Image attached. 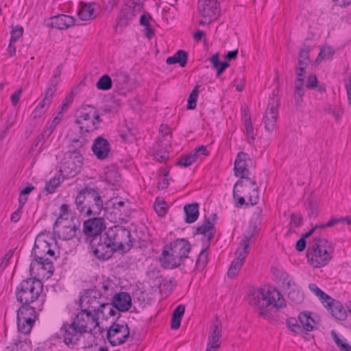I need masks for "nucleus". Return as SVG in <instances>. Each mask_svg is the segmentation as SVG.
<instances>
[{
	"instance_id": "obj_1",
	"label": "nucleus",
	"mask_w": 351,
	"mask_h": 351,
	"mask_svg": "<svg viewBox=\"0 0 351 351\" xmlns=\"http://www.w3.org/2000/svg\"><path fill=\"white\" fill-rule=\"evenodd\" d=\"M99 250L97 259L106 261L115 252H128L132 247L133 239L131 230L120 225H115L104 232V239Z\"/></svg>"
},
{
	"instance_id": "obj_2",
	"label": "nucleus",
	"mask_w": 351,
	"mask_h": 351,
	"mask_svg": "<svg viewBox=\"0 0 351 351\" xmlns=\"http://www.w3.org/2000/svg\"><path fill=\"white\" fill-rule=\"evenodd\" d=\"M262 221V209L257 208L254 212L249 223V227L244 234L243 239L240 242V245L236 250L237 258L231 263L228 276L230 278H234L241 269L245 258L249 253L250 244L258 235V226Z\"/></svg>"
},
{
	"instance_id": "obj_3",
	"label": "nucleus",
	"mask_w": 351,
	"mask_h": 351,
	"mask_svg": "<svg viewBox=\"0 0 351 351\" xmlns=\"http://www.w3.org/2000/svg\"><path fill=\"white\" fill-rule=\"evenodd\" d=\"M77 209L86 216L98 215L104 208V202L99 189L86 186L75 197Z\"/></svg>"
},
{
	"instance_id": "obj_4",
	"label": "nucleus",
	"mask_w": 351,
	"mask_h": 351,
	"mask_svg": "<svg viewBox=\"0 0 351 351\" xmlns=\"http://www.w3.org/2000/svg\"><path fill=\"white\" fill-rule=\"evenodd\" d=\"M106 221L103 217H93L85 220L81 232L84 235V241L90 243L91 251L95 258H97L104 239L106 230Z\"/></svg>"
},
{
	"instance_id": "obj_5",
	"label": "nucleus",
	"mask_w": 351,
	"mask_h": 351,
	"mask_svg": "<svg viewBox=\"0 0 351 351\" xmlns=\"http://www.w3.org/2000/svg\"><path fill=\"white\" fill-rule=\"evenodd\" d=\"M333 249L328 241L315 238L309 243L306 257L309 264L315 268L326 265L332 258Z\"/></svg>"
},
{
	"instance_id": "obj_6",
	"label": "nucleus",
	"mask_w": 351,
	"mask_h": 351,
	"mask_svg": "<svg viewBox=\"0 0 351 351\" xmlns=\"http://www.w3.org/2000/svg\"><path fill=\"white\" fill-rule=\"evenodd\" d=\"M250 304L258 306L259 315L265 319L270 317L269 306H272L276 308H282L286 306L285 300L282 295L276 289L268 290L265 293L264 289H261L258 295L253 296L250 300Z\"/></svg>"
},
{
	"instance_id": "obj_7",
	"label": "nucleus",
	"mask_w": 351,
	"mask_h": 351,
	"mask_svg": "<svg viewBox=\"0 0 351 351\" xmlns=\"http://www.w3.org/2000/svg\"><path fill=\"white\" fill-rule=\"evenodd\" d=\"M80 311L73 319L72 323L84 333L89 332L98 325V317L93 311L90 299H87L82 294L79 299Z\"/></svg>"
},
{
	"instance_id": "obj_8",
	"label": "nucleus",
	"mask_w": 351,
	"mask_h": 351,
	"mask_svg": "<svg viewBox=\"0 0 351 351\" xmlns=\"http://www.w3.org/2000/svg\"><path fill=\"white\" fill-rule=\"evenodd\" d=\"M43 288V282L39 279L28 278L23 280L16 288V299L21 304H31L38 299Z\"/></svg>"
},
{
	"instance_id": "obj_9",
	"label": "nucleus",
	"mask_w": 351,
	"mask_h": 351,
	"mask_svg": "<svg viewBox=\"0 0 351 351\" xmlns=\"http://www.w3.org/2000/svg\"><path fill=\"white\" fill-rule=\"evenodd\" d=\"M101 121L98 112L93 106H82L77 111L75 123L80 126L81 134L89 133L98 129Z\"/></svg>"
},
{
	"instance_id": "obj_10",
	"label": "nucleus",
	"mask_w": 351,
	"mask_h": 351,
	"mask_svg": "<svg viewBox=\"0 0 351 351\" xmlns=\"http://www.w3.org/2000/svg\"><path fill=\"white\" fill-rule=\"evenodd\" d=\"M117 286L112 280H106L101 282L97 289H85L82 295L87 299L99 300V302H112L117 294Z\"/></svg>"
},
{
	"instance_id": "obj_11",
	"label": "nucleus",
	"mask_w": 351,
	"mask_h": 351,
	"mask_svg": "<svg viewBox=\"0 0 351 351\" xmlns=\"http://www.w3.org/2000/svg\"><path fill=\"white\" fill-rule=\"evenodd\" d=\"M130 336V328L125 323L119 324L114 321L106 331V339L113 346L124 343Z\"/></svg>"
},
{
	"instance_id": "obj_12",
	"label": "nucleus",
	"mask_w": 351,
	"mask_h": 351,
	"mask_svg": "<svg viewBox=\"0 0 351 351\" xmlns=\"http://www.w3.org/2000/svg\"><path fill=\"white\" fill-rule=\"evenodd\" d=\"M280 105V99L273 91L272 97H269L267 108L264 116L265 128L268 132H271L274 130L276 119L278 115V107Z\"/></svg>"
},
{
	"instance_id": "obj_13",
	"label": "nucleus",
	"mask_w": 351,
	"mask_h": 351,
	"mask_svg": "<svg viewBox=\"0 0 351 351\" xmlns=\"http://www.w3.org/2000/svg\"><path fill=\"white\" fill-rule=\"evenodd\" d=\"M143 9L142 3L128 1L126 6L122 8L117 17V25L126 27Z\"/></svg>"
},
{
	"instance_id": "obj_14",
	"label": "nucleus",
	"mask_w": 351,
	"mask_h": 351,
	"mask_svg": "<svg viewBox=\"0 0 351 351\" xmlns=\"http://www.w3.org/2000/svg\"><path fill=\"white\" fill-rule=\"evenodd\" d=\"M82 155L83 153H80L79 152L69 153V151H66L64 154V157L67 160L64 163L60 172L65 173L66 177L75 176L82 165Z\"/></svg>"
},
{
	"instance_id": "obj_15",
	"label": "nucleus",
	"mask_w": 351,
	"mask_h": 351,
	"mask_svg": "<svg viewBox=\"0 0 351 351\" xmlns=\"http://www.w3.org/2000/svg\"><path fill=\"white\" fill-rule=\"evenodd\" d=\"M197 9L202 17L208 19V23L216 20L220 14V5L217 0H199Z\"/></svg>"
},
{
	"instance_id": "obj_16",
	"label": "nucleus",
	"mask_w": 351,
	"mask_h": 351,
	"mask_svg": "<svg viewBox=\"0 0 351 351\" xmlns=\"http://www.w3.org/2000/svg\"><path fill=\"white\" fill-rule=\"evenodd\" d=\"M60 330L63 332L62 339L64 343L71 348H74L77 346L80 339L84 334L83 332L80 331L72 322L71 324L64 323Z\"/></svg>"
},
{
	"instance_id": "obj_17",
	"label": "nucleus",
	"mask_w": 351,
	"mask_h": 351,
	"mask_svg": "<svg viewBox=\"0 0 351 351\" xmlns=\"http://www.w3.org/2000/svg\"><path fill=\"white\" fill-rule=\"evenodd\" d=\"M47 254L54 256L55 252L51 249V243L45 238V235L38 234L35 239L32 256L41 260L42 256H45Z\"/></svg>"
},
{
	"instance_id": "obj_18",
	"label": "nucleus",
	"mask_w": 351,
	"mask_h": 351,
	"mask_svg": "<svg viewBox=\"0 0 351 351\" xmlns=\"http://www.w3.org/2000/svg\"><path fill=\"white\" fill-rule=\"evenodd\" d=\"M92 303L93 311L95 312L97 316L101 315L102 318L108 319L110 317L115 316L118 314V316L115 321L121 316L120 312L115 309L113 302H99L91 299L90 304Z\"/></svg>"
},
{
	"instance_id": "obj_19",
	"label": "nucleus",
	"mask_w": 351,
	"mask_h": 351,
	"mask_svg": "<svg viewBox=\"0 0 351 351\" xmlns=\"http://www.w3.org/2000/svg\"><path fill=\"white\" fill-rule=\"evenodd\" d=\"M165 246L166 249L172 252L183 263L191 250V245L186 239H177Z\"/></svg>"
},
{
	"instance_id": "obj_20",
	"label": "nucleus",
	"mask_w": 351,
	"mask_h": 351,
	"mask_svg": "<svg viewBox=\"0 0 351 351\" xmlns=\"http://www.w3.org/2000/svg\"><path fill=\"white\" fill-rule=\"evenodd\" d=\"M91 150L98 160H104L108 158L111 146L107 139L99 136L93 141Z\"/></svg>"
},
{
	"instance_id": "obj_21",
	"label": "nucleus",
	"mask_w": 351,
	"mask_h": 351,
	"mask_svg": "<svg viewBox=\"0 0 351 351\" xmlns=\"http://www.w3.org/2000/svg\"><path fill=\"white\" fill-rule=\"evenodd\" d=\"M282 278H283V286L289 289L287 292L288 298L295 304L302 302L304 299V294L299 290L295 282L287 274H282Z\"/></svg>"
},
{
	"instance_id": "obj_22",
	"label": "nucleus",
	"mask_w": 351,
	"mask_h": 351,
	"mask_svg": "<svg viewBox=\"0 0 351 351\" xmlns=\"http://www.w3.org/2000/svg\"><path fill=\"white\" fill-rule=\"evenodd\" d=\"M215 231L214 223L210 221L209 217H205L202 223L196 228L194 234H202L204 236L202 241L210 244L215 237Z\"/></svg>"
},
{
	"instance_id": "obj_23",
	"label": "nucleus",
	"mask_w": 351,
	"mask_h": 351,
	"mask_svg": "<svg viewBox=\"0 0 351 351\" xmlns=\"http://www.w3.org/2000/svg\"><path fill=\"white\" fill-rule=\"evenodd\" d=\"M159 261L161 266L165 269H175L184 263L172 252L166 249L165 245L163 247Z\"/></svg>"
},
{
	"instance_id": "obj_24",
	"label": "nucleus",
	"mask_w": 351,
	"mask_h": 351,
	"mask_svg": "<svg viewBox=\"0 0 351 351\" xmlns=\"http://www.w3.org/2000/svg\"><path fill=\"white\" fill-rule=\"evenodd\" d=\"M112 302L119 312H127L132 306V298L128 293L124 291L117 292Z\"/></svg>"
},
{
	"instance_id": "obj_25",
	"label": "nucleus",
	"mask_w": 351,
	"mask_h": 351,
	"mask_svg": "<svg viewBox=\"0 0 351 351\" xmlns=\"http://www.w3.org/2000/svg\"><path fill=\"white\" fill-rule=\"evenodd\" d=\"M250 160L247 154L243 152H239L234 161V175L237 177L245 178V176L248 174L249 170L247 169V160Z\"/></svg>"
},
{
	"instance_id": "obj_26",
	"label": "nucleus",
	"mask_w": 351,
	"mask_h": 351,
	"mask_svg": "<svg viewBox=\"0 0 351 351\" xmlns=\"http://www.w3.org/2000/svg\"><path fill=\"white\" fill-rule=\"evenodd\" d=\"M75 19L66 14H58L51 18L50 26L58 29H67L73 26Z\"/></svg>"
},
{
	"instance_id": "obj_27",
	"label": "nucleus",
	"mask_w": 351,
	"mask_h": 351,
	"mask_svg": "<svg viewBox=\"0 0 351 351\" xmlns=\"http://www.w3.org/2000/svg\"><path fill=\"white\" fill-rule=\"evenodd\" d=\"M80 223L78 221L77 224L73 223L69 224L68 226L61 227L58 230H53L54 233L57 235L58 238L62 240H71L78 234H82L80 229Z\"/></svg>"
},
{
	"instance_id": "obj_28",
	"label": "nucleus",
	"mask_w": 351,
	"mask_h": 351,
	"mask_svg": "<svg viewBox=\"0 0 351 351\" xmlns=\"http://www.w3.org/2000/svg\"><path fill=\"white\" fill-rule=\"evenodd\" d=\"M325 303V306L330 311L332 315L337 319L343 321L347 318V313L339 301L331 298V299H329Z\"/></svg>"
},
{
	"instance_id": "obj_29",
	"label": "nucleus",
	"mask_w": 351,
	"mask_h": 351,
	"mask_svg": "<svg viewBox=\"0 0 351 351\" xmlns=\"http://www.w3.org/2000/svg\"><path fill=\"white\" fill-rule=\"evenodd\" d=\"M184 212L185 214V222L192 223L195 222L199 217V204L196 202L186 204L184 206Z\"/></svg>"
},
{
	"instance_id": "obj_30",
	"label": "nucleus",
	"mask_w": 351,
	"mask_h": 351,
	"mask_svg": "<svg viewBox=\"0 0 351 351\" xmlns=\"http://www.w3.org/2000/svg\"><path fill=\"white\" fill-rule=\"evenodd\" d=\"M16 317H30L35 322L38 318V313L36 311V308L30 304H21L17 310Z\"/></svg>"
},
{
	"instance_id": "obj_31",
	"label": "nucleus",
	"mask_w": 351,
	"mask_h": 351,
	"mask_svg": "<svg viewBox=\"0 0 351 351\" xmlns=\"http://www.w3.org/2000/svg\"><path fill=\"white\" fill-rule=\"evenodd\" d=\"M239 187H241L244 191H248L250 189V186L247 184H245L243 180H238L234 186L233 188V197L236 199L237 202V207H241L243 205L245 204V198L241 196L239 193L241 191L239 190ZM243 193V191H241Z\"/></svg>"
},
{
	"instance_id": "obj_32",
	"label": "nucleus",
	"mask_w": 351,
	"mask_h": 351,
	"mask_svg": "<svg viewBox=\"0 0 351 351\" xmlns=\"http://www.w3.org/2000/svg\"><path fill=\"white\" fill-rule=\"evenodd\" d=\"M299 322L302 327L304 331H312L314 329L313 324H315V321L312 318L311 313L310 312H301L298 315Z\"/></svg>"
},
{
	"instance_id": "obj_33",
	"label": "nucleus",
	"mask_w": 351,
	"mask_h": 351,
	"mask_svg": "<svg viewBox=\"0 0 351 351\" xmlns=\"http://www.w3.org/2000/svg\"><path fill=\"white\" fill-rule=\"evenodd\" d=\"M93 5L95 3H84L77 12V15L82 21H88L95 18V9Z\"/></svg>"
},
{
	"instance_id": "obj_34",
	"label": "nucleus",
	"mask_w": 351,
	"mask_h": 351,
	"mask_svg": "<svg viewBox=\"0 0 351 351\" xmlns=\"http://www.w3.org/2000/svg\"><path fill=\"white\" fill-rule=\"evenodd\" d=\"M188 53L184 50H178L173 56L168 57L166 63L169 65L178 63L181 67H184L187 64Z\"/></svg>"
},
{
	"instance_id": "obj_35",
	"label": "nucleus",
	"mask_w": 351,
	"mask_h": 351,
	"mask_svg": "<svg viewBox=\"0 0 351 351\" xmlns=\"http://www.w3.org/2000/svg\"><path fill=\"white\" fill-rule=\"evenodd\" d=\"M219 54L216 53L210 58L213 67L217 70V77H219L224 71L230 66V63L227 61H220L219 59Z\"/></svg>"
},
{
	"instance_id": "obj_36",
	"label": "nucleus",
	"mask_w": 351,
	"mask_h": 351,
	"mask_svg": "<svg viewBox=\"0 0 351 351\" xmlns=\"http://www.w3.org/2000/svg\"><path fill=\"white\" fill-rule=\"evenodd\" d=\"M209 247L210 244L207 243L206 245H204V247L202 249L195 263V269L197 270L202 271L207 265L208 262Z\"/></svg>"
},
{
	"instance_id": "obj_37",
	"label": "nucleus",
	"mask_w": 351,
	"mask_h": 351,
	"mask_svg": "<svg viewBox=\"0 0 351 351\" xmlns=\"http://www.w3.org/2000/svg\"><path fill=\"white\" fill-rule=\"evenodd\" d=\"M351 225V217L349 216L341 217H332L326 223L316 224L313 228H316V230L323 229L325 228H330L338 223H345Z\"/></svg>"
},
{
	"instance_id": "obj_38",
	"label": "nucleus",
	"mask_w": 351,
	"mask_h": 351,
	"mask_svg": "<svg viewBox=\"0 0 351 351\" xmlns=\"http://www.w3.org/2000/svg\"><path fill=\"white\" fill-rule=\"evenodd\" d=\"M219 325L220 324H214L213 331L208 336V342L207 346H209V348H218L220 346L219 341L221 337V330Z\"/></svg>"
},
{
	"instance_id": "obj_39",
	"label": "nucleus",
	"mask_w": 351,
	"mask_h": 351,
	"mask_svg": "<svg viewBox=\"0 0 351 351\" xmlns=\"http://www.w3.org/2000/svg\"><path fill=\"white\" fill-rule=\"evenodd\" d=\"M18 330L21 333L27 335L30 332L35 322L30 317H16Z\"/></svg>"
},
{
	"instance_id": "obj_40",
	"label": "nucleus",
	"mask_w": 351,
	"mask_h": 351,
	"mask_svg": "<svg viewBox=\"0 0 351 351\" xmlns=\"http://www.w3.org/2000/svg\"><path fill=\"white\" fill-rule=\"evenodd\" d=\"M294 85V99L296 104L299 105L302 101V98L304 95V79L297 77L295 80Z\"/></svg>"
},
{
	"instance_id": "obj_41",
	"label": "nucleus",
	"mask_w": 351,
	"mask_h": 351,
	"mask_svg": "<svg viewBox=\"0 0 351 351\" xmlns=\"http://www.w3.org/2000/svg\"><path fill=\"white\" fill-rule=\"evenodd\" d=\"M64 177V176H63L62 178L60 177V176H59L58 177L55 176L51 178L47 182H46V185L45 187V191H47L48 193H53L56 191V189L63 182Z\"/></svg>"
},
{
	"instance_id": "obj_42",
	"label": "nucleus",
	"mask_w": 351,
	"mask_h": 351,
	"mask_svg": "<svg viewBox=\"0 0 351 351\" xmlns=\"http://www.w3.org/2000/svg\"><path fill=\"white\" fill-rule=\"evenodd\" d=\"M112 80L107 75H101L96 83V87L98 90H108L112 88Z\"/></svg>"
},
{
	"instance_id": "obj_43",
	"label": "nucleus",
	"mask_w": 351,
	"mask_h": 351,
	"mask_svg": "<svg viewBox=\"0 0 351 351\" xmlns=\"http://www.w3.org/2000/svg\"><path fill=\"white\" fill-rule=\"evenodd\" d=\"M86 140L81 141L80 139L74 138L71 141V143L67 147V151L69 153L77 152L80 153H85L84 144Z\"/></svg>"
},
{
	"instance_id": "obj_44",
	"label": "nucleus",
	"mask_w": 351,
	"mask_h": 351,
	"mask_svg": "<svg viewBox=\"0 0 351 351\" xmlns=\"http://www.w3.org/2000/svg\"><path fill=\"white\" fill-rule=\"evenodd\" d=\"M196 161L197 158L195 157V154H193L192 152H190L187 155H181L178 158V161L176 163V165L187 167Z\"/></svg>"
},
{
	"instance_id": "obj_45",
	"label": "nucleus",
	"mask_w": 351,
	"mask_h": 351,
	"mask_svg": "<svg viewBox=\"0 0 351 351\" xmlns=\"http://www.w3.org/2000/svg\"><path fill=\"white\" fill-rule=\"evenodd\" d=\"M306 87L308 89H315L321 93L326 91L323 85L318 84V80L315 75H310L308 76Z\"/></svg>"
},
{
	"instance_id": "obj_46",
	"label": "nucleus",
	"mask_w": 351,
	"mask_h": 351,
	"mask_svg": "<svg viewBox=\"0 0 351 351\" xmlns=\"http://www.w3.org/2000/svg\"><path fill=\"white\" fill-rule=\"evenodd\" d=\"M311 49L309 46L304 45L303 47L300 49L298 56V65H308L309 63V53Z\"/></svg>"
},
{
	"instance_id": "obj_47",
	"label": "nucleus",
	"mask_w": 351,
	"mask_h": 351,
	"mask_svg": "<svg viewBox=\"0 0 351 351\" xmlns=\"http://www.w3.org/2000/svg\"><path fill=\"white\" fill-rule=\"evenodd\" d=\"M29 348L26 341H22L19 339H14L12 343L6 348V351H27Z\"/></svg>"
},
{
	"instance_id": "obj_48",
	"label": "nucleus",
	"mask_w": 351,
	"mask_h": 351,
	"mask_svg": "<svg viewBox=\"0 0 351 351\" xmlns=\"http://www.w3.org/2000/svg\"><path fill=\"white\" fill-rule=\"evenodd\" d=\"M199 87L200 86L199 85L195 86L191 93H190L187 101V109L193 110L196 108Z\"/></svg>"
},
{
	"instance_id": "obj_49",
	"label": "nucleus",
	"mask_w": 351,
	"mask_h": 351,
	"mask_svg": "<svg viewBox=\"0 0 351 351\" xmlns=\"http://www.w3.org/2000/svg\"><path fill=\"white\" fill-rule=\"evenodd\" d=\"M159 171L160 174L162 176V178H160L158 180L157 187L159 190H164L166 189L169 184L168 179V176L169 175V169L160 168Z\"/></svg>"
},
{
	"instance_id": "obj_50",
	"label": "nucleus",
	"mask_w": 351,
	"mask_h": 351,
	"mask_svg": "<svg viewBox=\"0 0 351 351\" xmlns=\"http://www.w3.org/2000/svg\"><path fill=\"white\" fill-rule=\"evenodd\" d=\"M287 326L288 328L295 333H302L303 332L302 327L301 326L298 319H295V317H289L286 320Z\"/></svg>"
},
{
	"instance_id": "obj_51",
	"label": "nucleus",
	"mask_w": 351,
	"mask_h": 351,
	"mask_svg": "<svg viewBox=\"0 0 351 351\" xmlns=\"http://www.w3.org/2000/svg\"><path fill=\"white\" fill-rule=\"evenodd\" d=\"M51 102V100L47 99V97H44V98L39 102V104L37 105L35 110L32 112V116L33 119H36L38 117H41L45 111L43 112H39V110H40L45 106H49Z\"/></svg>"
},
{
	"instance_id": "obj_52",
	"label": "nucleus",
	"mask_w": 351,
	"mask_h": 351,
	"mask_svg": "<svg viewBox=\"0 0 351 351\" xmlns=\"http://www.w3.org/2000/svg\"><path fill=\"white\" fill-rule=\"evenodd\" d=\"M309 289L315 293L317 296L319 298L322 300L323 303H325L329 299H331V297L321 290L316 284L310 283L308 285Z\"/></svg>"
},
{
	"instance_id": "obj_53",
	"label": "nucleus",
	"mask_w": 351,
	"mask_h": 351,
	"mask_svg": "<svg viewBox=\"0 0 351 351\" xmlns=\"http://www.w3.org/2000/svg\"><path fill=\"white\" fill-rule=\"evenodd\" d=\"M245 132L247 135L249 139V143H251L252 141L254 140V128L253 125L251 121L250 117L247 115V113H245Z\"/></svg>"
},
{
	"instance_id": "obj_54",
	"label": "nucleus",
	"mask_w": 351,
	"mask_h": 351,
	"mask_svg": "<svg viewBox=\"0 0 351 351\" xmlns=\"http://www.w3.org/2000/svg\"><path fill=\"white\" fill-rule=\"evenodd\" d=\"M59 84V80H50L48 87L45 91V97L52 101L54 93L57 90V86Z\"/></svg>"
},
{
	"instance_id": "obj_55",
	"label": "nucleus",
	"mask_w": 351,
	"mask_h": 351,
	"mask_svg": "<svg viewBox=\"0 0 351 351\" xmlns=\"http://www.w3.org/2000/svg\"><path fill=\"white\" fill-rule=\"evenodd\" d=\"M167 202L165 200H156L154 204V210L160 217L165 216L167 213Z\"/></svg>"
},
{
	"instance_id": "obj_56",
	"label": "nucleus",
	"mask_w": 351,
	"mask_h": 351,
	"mask_svg": "<svg viewBox=\"0 0 351 351\" xmlns=\"http://www.w3.org/2000/svg\"><path fill=\"white\" fill-rule=\"evenodd\" d=\"M114 82H117L120 85H124L128 82L129 77L125 71L117 70L113 75Z\"/></svg>"
},
{
	"instance_id": "obj_57",
	"label": "nucleus",
	"mask_w": 351,
	"mask_h": 351,
	"mask_svg": "<svg viewBox=\"0 0 351 351\" xmlns=\"http://www.w3.org/2000/svg\"><path fill=\"white\" fill-rule=\"evenodd\" d=\"M38 265L39 267L43 266V265H53V263L51 260H49L47 258H45V256H42V259L39 260L35 257H34L33 260L32 261L30 265H29V271L32 272L34 267Z\"/></svg>"
},
{
	"instance_id": "obj_58",
	"label": "nucleus",
	"mask_w": 351,
	"mask_h": 351,
	"mask_svg": "<svg viewBox=\"0 0 351 351\" xmlns=\"http://www.w3.org/2000/svg\"><path fill=\"white\" fill-rule=\"evenodd\" d=\"M119 178L120 176L117 171H110L106 174L104 181L108 184L115 186V183L119 182Z\"/></svg>"
},
{
	"instance_id": "obj_59",
	"label": "nucleus",
	"mask_w": 351,
	"mask_h": 351,
	"mask_svg": "<svg viewBox=\"0 0 351 351\" xmlns=\"http://www.w3.org/2000/svg\"><path fill=\"white\" fill-rule=\"evenodd\" d=\"M23 34V28L22 26L18 25L15 27L12 28L11 32L10 40L11 43H16Z\"/></svg>"
},
{
	"instance_id": "obj_60",
	"label": "nucleus",
	"mask_w": 351,
	"mask_h": 351,
	"mask_svg": "<svg viewBox=\"0 0 351 351\" xmlns=\"http://www.w3.org/2000/svg\"><path fill=\"white\" fill-rule=\"evenodd\" d=\"M73 94L71 93L69 95H68L62 101L61 105L60 106V110L59 112H62V114L64 111H66L69 108V106L72 104L73 101Z\"/></svg>"
},
{
	"instance_id": "obj_61",
	"label": "nucleus",
	"mask_w": 351,
	"mask_h": 351,
	"mask_svg": "<svg viewBox=\"0 0 351 351\" xmlns=\"http://www.w3.org/2000/svg\"><path fill=\"white\" fill-rule=\"evenodd\" d=\"M333 54L334 50L331 47H327L326 48H322L320 50V52L318 55L316 61H317L319 58L322 60L331 58L333 56Z\"/></svg>"
},
{
	"instance_id": "obj_62",
	"label": "nucleus",
	"mask_w": 351,
	"mask_h": 351,
	"mask_svg": "<svg viewBox=\"0 0 351 351\" xmlns=\"http://www.w3.org/2000/svg\"><path fill=\"white\" fill-rule=\"evenodd\" d=\"M155 159L160 162H162L163 161H166L169 159V153L165 150H158L156 151L154 154Z\"/></svg>"
},
{
	"instance_id": "obj_63",
	"label": "nucleus",
	"mask_w": 351,
	"mask_h": 351,
	"mask_svg": "<svg viewBox=\"0 0 351 351\" xmlns=\"http://www.w3.org/2000/svg\"><path fill=\"white\" fill-rule=\"evenodd\" d=\"M302 223V216L300 213H293L291 215L290 225L295 228L299 227Z\"/></svg>"
},
{
	"instance_id": "obj_64",
	"label": "nucleus",
	"mask_w": 351,
	"mask_h": 351,
	"mask_svg": "<svg viewBox=\"0 0 351 351\" xmlns=\"http://www.w3.org/2000/svg\"><path fill=\"white\" fill-rule=\"evenodd\" d=\"M248 201L250 205L254 206L257 204L258 200V187H254L252 193H249Z\"/></svg>"
}]
</instances>
